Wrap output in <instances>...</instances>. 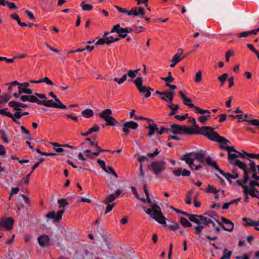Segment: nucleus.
<instances>
[{"label": "nucleus", "instance_id": "f257e3e1", "mask_svg": "<svg viewBox=\"0 0 259 259\" xmlns=\"http://www.w3.org/2000/svg\"><path fill=\"white\" fill-rule=\"evenodd\" d=\"M201 133L210 140L220 143L221 148L226 150L228 153L231 152H237V151L233 147L229 145L230 144L229 140L221 137L213 131L212 127H204L201 129Z\"/></svg>", "mask_w": 259, "mask_h": 259}, {"label": "nucleus", "instance_id": "f03ea898", "mask_svg": "<svg viewBox=\"0 0 259 259\" xmlns=\"http://www.w3.org/2000/svg\"><path fill=\"white\" fill-rule=\"evenodd\" d=\"M250 169L248 170V181L247 184V193L252 197H255L259 199V192L254 188L255 186L259 187V175L257 172V169L255 162L253 161L250 160Z\"/></svg>", "mask_w": 259, "mask_h": 259}, {"label": "nucleus", "instance_id": "7ed1b4c3", "mask_svg": "<svg viewBox=\"0 0 259 259\" xmlns=\"http://www.w3.org/2000/svg\"><path fill=\"white\" fill-rule=\"evenodd\" d=\"M189 220L198 224V225L194 227L195 234L199 235V236L202 235V230L204 229V225L209 227H213V228L216 226L215 222L220 223L215 218L208 219L203 215H190Z\"/></svg>", "mask_w": 259, "mask_h": 259}, {"label": "nucleus", "instance_id": "20e7f679", "mask_svg": "<svg viewBox=\"0 0 259 259\" xmlns=\"http://www.w3.org/2000/svg\"><path fill=\"white\" fill-rule=\"evenodd\" d=\"M146 197V199H141L143 202L148 203L150 206V208L146 210L145 212L159 224L166 225V218L163 216L160 206L153 203L149 196Z\"/></svg>", "mask_w": 259, "mask_h": 259}, {"label": "nucleus", "instance_id": "39448f33", "mask_svg": "<svg viewBox=\"0 0 259 259\" xmlns=\"http://www.w3.org/2000/svg\"><path fill=\"white\" fill-rule=\"evenodd\" d=\"M238 157H239V155L237 153L231 154L230 152L228 153L229 162L231 164L235 165L242 169L244 171V175L247 173V175H248V170L250 169L249 163L248 165H246L244 163L237 160V158Z\"/></svg>", "mask_w": 259, "mask_h": 259}, {"label": "nucleus", "instance_id": "423d86ee", "mask_svg": "<svg viewBox=\"0 0 259 259\" xmlns=\"http://www.w3.org/2000/svg\"><path fill=\"white\" fill-rule=\"evenodd\" d=\"M170 133L174 134L184 135L193 134L192 128L186 125H179L177 124H172L170 125Z\"/></svg>", "mask_w": 259, "mask_h": 259}, {"label": "nucleus", "instance_id": "0eeeda50", "mask_svg": "<svg viewBox=\"0 0 259 259\" xmlns=\"http://www.w3.org/2000/svg\"><path fill=\"white\" fill-rule=\"evenodd\" d=\"M134 83L138 88L139 92L141 94H145V98H147L151 96V92L153 90L150 87L143 85V79L141 77L137 78L135 80Z\"/></svg>", "mask_w": 259, "mask_h": 259}, {"label": "nucleus", "instance_id": "6e6552de", "mask_svg": "<svg viewBox=\"0 0 259 259\" xmlns=\"http://www.w3.org/2000/svg\"><path fill=\"white\" fill-rule=\"evenodd\" d=\"M165 162L164 160H160L153 162L150 168L155 174L159 175L165 169Z\"/></svg>", "mask_w": 259, "mask_h": 259}, {"label": "nucleus", "instance_id": "1a4fd4ad", "mask_svg": "<svg viewBox=\"0 0 259 259\" xmlns=\"http://www.w3.org/2000/svg\"><path fill=\"white\" fill-rule=\"evenodd\" d=\"M248 181V175L247 173L243 175V178L242 180H238L237 181V183L240 185L243 189V193L245 196V201L247 202L248 201V195L247 193V182Z\"/></svg>", "mask_w": 259, "mask_h": 259}, {"label": "nucleus", "instance_id": "9d476101", "mask_svg": "<svg viewBox=\"0 0 259 259\" xmlns=\"http://www.w3.org/2000/svg\"><path fill=\"white\" fill-rule=\"evenodd\" d=\"M14 220L12 218H3L0 220V228L6 230L12 229Z\"/></svg>", "mask_w": 259, "mask_h": 259}, {"label": "nucleus", "instance_id": "9b49d317", "mask_svg": "<svg viewBox=\"0 0 259 259\" xmlns=\"http://www.w3.org/2000/svg\"><path fill=\"white\" fill-rule=\"evenodd\" d=\"M192 155V154L185 155L183 156L182 158H181V160L185 161L186 163L189 165V166L192 169L196 170H198L201 167V166L200 164L196 166L193 164L194 158H192L191 157Z\"/></svg>", "mask_w": 259, "mask_h": 259}, {"label": "nucleus", "instance_id": "f8f14e48", "mask_svg": "<svg viewBox=\"0 0 259 259\" xmlns=\"http://www.w3.org/2000/svg\"><path fill=\"white\" fill-rule=\"evenodd\" d=\"M221 221L222 223L220 222L219 225L224 230L229 232H231L233 231L234 223L232 221L224 217L221 218Z\"/></svg>", "mask_w": 259, "mask_h": 259}, {"label": "nucleus", "instance_id": "ddd939ff", "mask_svg": "<svg viewBox=\"0 0 259 259\" xmlns=\"http://www.w3.org/2000/svg\"><path fill=\"white\" fill-rule=\"evenodd\" d=\"M138 123L134 121H126L123 124L122 131L125 135H127L130 132V129L135 130L138 128Z\"/></svg>", "mask_w": 259, "mask_h": 259}, {"label": "nucleus", "instance_id": "4468645a", "mask_svg": "<svg viewBox=\"0 0 259 259\" xmlns=\"http://www.w3.org/2000/svg\"><path fill=\"white\" fill-rule=\"evenodd\" d=\"M116 32L121 38H125L128 34L126 29L121 27L119 24L115 25L111 29V33Z\"/></svg>", "mask_w": 259, "mask_h": 259}, {"label": "nucleus", "instance_id": "2eb2a0df", "mask_svg": "<svg viewBox=\"0 0 259 259\" xmlns=\"http://www.w3.org/2000/svg\"><path fill=\"white\" fill-rule=\"evenodd\" d=\"M183 101L185 105L188 106L190 108H194L195 109V112L196 113L203 114L205 112H208L207 111H204V109H201L199 107L195 106L194 104L192 103V100L187 97Z\"/></svg>", "mask_w": 259, "mask_h": 259}, {"label": "nucleus", "instance_id": "dca6fc26", "mask_svg": "<svg viewBox=\"0 0 259 259\" xmlns=\"http://www.w3.org/2000/svg\"><path fill=\"white\" fill-rule=\"evenodd\" d=\"M51 144L53 146V149H54L57 153H61L64 151V148L65 147H68L71 149H75L74 146H71L68 144L60 145L57 142H51Z\"/></svg>", "mask_w": 259, "mask_h": 259}, {"label": "nucleus", "instance_id": "f3484780", "mask_svg": "<svg viewBox=\"0 0 259 259\" xmlns=\"http://www.w3.org/2000/svg\"><path fill=\"white\" fill-rule=\"evenodd\" d=\"M64 210L58 211L56 213L55 211L50 212L46 214V217L50 219H53L56 222H59L62 219V214Z\"/></svg>", "mask_w": 259, "mask_h": 259}, {"label": "nucleus", "instance_id": "a211bd4d", "mask_svg": "<svg viewBox=\"0 0 259 259\" xmlns=\"http://www.w3.org/2000/svg\"><path fill=\"white\" fill-rule=\"evenodd\" d=\"M37 95L38 96L39 98L42 99V100H41V102L39 103V105H43L48 107L54 108L55 102L52 100H48L45 94Z\"/></svg>", "mask_w": 259, "mask_h": 259}, {"label": "nucleus", "instance_id": "6ab92c4d", "mask_svg": "<svg viewBox=\"0 0 259 259\" xmlns=\"http://www.w3.org/2000/svg\"><path fill=\"white\" fill-rule=\"evenodd\" d=\"M189 121L190 122L193 123L192 127H191L192 128V131L194 133H193V134H200L202 135V133H201V129L204 127L205 126H202L201 127H199L197 124H196V119L192 117H189Z\"/></svg>", "mask_w": 259, "mask_h": 259}, {"label": "nucleus", "instance_id": "aec40b11", "mask_svg": "<svg viewBox=\"0 0 259 259\" xmlns=\"http://www.w3.org/2000/svg\"><path fill=\"white\" fill-rule=\"evenodd\" d=\"M134 15L135 16L143 17L144 15V9L142 7L133 8L128 14V16Z\"/></svg>", "mask_w": 259, "mask_h": 259}, {"label": "nucleus", "instance_id": "412c9836", "mask_svg": "<svg viewBox=\"0 0 259 259\" xmlns=\"http://www.w3.org/2000/svg\"><path fill=\"white\" fill-rule=\"evenodd\" d=\"M38 241L40 246H47L50 244V238L48 235H42L38 238Z\"/></svg>", "mask_w": 259, "mask_h": 259}, {"label": "nucleus", "instance_id": "4be33fe9", "mask_svg": "<svg viewBox=\"0 0 259 259\" xmlns=\"http://www.w3.org/2000/svg\"><path fill=\"white\" fill-rule=\"evenodd\" d=\"M219 172L221 174L223 175L228 181H230V179H237L239 177L238 174L234 171H233L232 174H230L229 172H225L223 170L219 169Z\"/></svg>", "mask_w": 259, "mask_h": 259}, {"label": "nucleus", "instance_id": "5701e85b", "mask_svg": "<svg viewBox=\"0 0 259 259\" xmlns=\"http://www.w3.org/2000/svg\"><path fill=\"white\" fill-rule=\"evenodd\" d=\"M184 50L182 49H179L178 50L177 53L174 56L172 57L171 62H175L177 63H178L181 61L183 60L185 58V57H182V54H183Z\"/></svg>", "mask_w": 259, "mask_h": 259}, {"label": "nucleus", "instance_id": "b1692460", "mask_svg": "<svg viewBox=\"0 0 259 259\" xmlns=\"http://www.w3.org/2000/svg\"><path fill=\"white\" fill-rule=\"evenodd\" d=\"M9 105L13 107L15 110H20L22 108L26 107L27 106L23 103L16 101H11L9 103Z\"/></svg>", "mask_w": 259, "mask_h": 259}, {"label": "nucleus", "instance_id": "393cba45", "mask_svg": "<svg viewBox=\"0 0 259 259\" xmlns=\"http://www.w3.org/2000/svg\"><path fill=\"white\" fill-rule=\"evenodd\" d=\"M147 129L149 130L148 136L152 137L154 135L155 133L157 134L158 127L157 125L155 123H149V126L147 127Z\"/></svg>", "mask_w": 259, "mask_h": 259}, {"label": "nucleus", "instance_id": "a878e982", "mask_svg": "<svg viewBox=\"0 0 259 259\" xmlns=\"http://www.w3.org/2000/svg\"><path fill=\"white\" fill-rule=\"evenodd\" d=\"M112 112L110 109H106L102 112L99 113V116L102 119H104L105 121L110 117Z\"/></svg>", "mask_w": 259, "mask_h": 259}, {"label": "nucleus", "instance_id": "bb28decb", "mask_svg": "<svg viewBox=\"0 0 259 259\" xmlns=\"http://www.w3.org/2000/svg\"><path fill=\"white\" fill-rule=\"evenodd\" d=\"M204 111H207L208 112H205L204 114H201L202 115L200 116L198 118V120L202 123H205L210 116L209 110H204Z\"/></svg>", "mask_w": 259, "mask_h": 259}, {"label": "nucleus", "instance_id": "cd10ccee", "mask_svg": "<svg viewBox=\"0 0 259 259\" xmlns=\"http://www.w3.org/2000/svg\"><path fill=\"white\" fill-rule=\"evenodd\" d=\"M81 114L83 117L89 118L94 116V111L92 109L88 108L81 111Z\"/></svg>", "mask_w": 259, "mask_h": 259}, {"label": "nucleus", "instance_id": "c85d7f7f", "mask_svg": "<svg viewBox=\"0 0 259 259\" xmlns=\"http://www.w3.org/2000/svg\"><path fill=\"white\" fill-rule=\"evenodd\" d=\"M80 7L83 11H90L93 9L92 5L87 4L85 1H83L81 3Z\"/></svg>", "mask_w": 259, "mask_h": 259}, {"label": "nucleus", "instance_id": "c756f323", "mask_svg": "<svg viewBox=\"0 0 259 259\" xmlns=\"http://www.w3.org/2000/svg\"><path fill=\"white\" fill-rule=\"evenodd\" d=\"M205 161L207 164L212 166L213 168H215L219 171V169H220L219 168L217 162L215 161H213L211 157L209 156L207 157L205 159Z\"/></svg>", "mask_w": 259, "mask_h": 259}, {"label": "nucleus", "instance_id": "7c9ffc66", "mask_svg": "<svg viewBox=\"0 0 259 259\" xmlns=\"http://www.w3.org/2000/svg\"><path fill=\"white\" fill-rule=\"evenodd\" d=\"M18 89L20 94H26L27 95H31L33 91L29 88H25L21 85H18Z\"/></svg>", "mask_w": 259, "mask_h": 259}, {"label": "nucleus", "instance_id": "2f4dec72", "mask_svg": "<svg viewBox=\"0 0 259 259\" xmlns=\"http://www.w3.org/2000/svg\"><path fill=\"white\" fill-rule=\"evenodd\" d=\"M37 95H42L41 94L35 93L33 95L29 96V102L31 103H37L39 104V102H41V100H39L38 96Z\"/></svg>", "mask_w": 259, "mask_h": 259}, {"label": "nucleus", "instance_id": "473e14b6", "mask_svg": "<svg viewBox=\"0 0 259 259\" xmlns=\"http://www.w3.org/2000/svg\"><path fill=\"white\" fill-rule=\"evenodd\" d=\"M11 18L14 20H15L18 22V24L21 26L25 27L27 26V25L26 23L24 22H22L21 21L20 18L19 16L17 14H13L10 16Z\"/></svg>", "mask_w": 259, "mask_h": 259}, {"label": "nucleus", "instance_id": "72a5a7b5", "mask_svg": "<svg viewBox=\"0 0 259 259\" xmlns=\"http://www.w3.org/2000/svg\"><path fill=\"white\" fill-rule=\"evenodd\" d=\"M109 34L108 32H105L103 36V37L100 38L96 42V45H102L104 44H106L108 45V43L107 40H106V36Z\"/></svg>", "mask_w": 259, "mask_h": 259}, {"label": "nucleus", "instance_id": "f704fd0d", "mask_svg": "<svg viewBox=\"0 0 259 259\" xmlns=\"http://www.w3.org/2000/svg\"><path fill=\"white\" fill-rule=\"evenodd\" d=\"M243 221L245 222V226H253L254 227L255 225H257L258 224L257 223H256V222L253 221L252 220L246 218H243L242 219Z\"/></svg>", "mask_w": 259, "mask_h": 259}, {"label": "nucleus", "instance_id": "c9c22d12", "mask_svg": "<svg viewBox=\"0 0 259 259\" xmlns=\"http://www.w3.org/2000/svg\"><path fill=\"white\" fill-rule=\"evenodd\" d=\"M194 159L197 160L201 163H203L204 161V154L201 152H198L194 154Z\"/></svg>", "mask_w": 259, "mask_h": 259}, {"label": "nucleus", "instance_id": "e433bc0d", "mask_svg": "<svg viewBox=\"0 0 259 259\" xmlns=\"http://www.w3.org/2000/svg\"><path fill=\"white\" fill-rule=\"evenodd\" d=\"M115 199L116 198L115 197L113 194H111L105 197L103 203L104 204H108L113 202Z\"/></svg>", "mask_w": 259, "mask_h": 259}, {"label": "nucleus", "instance_id": "4c0bfd02", "mask_svg": "<svg viewBox=\"0 0 259 259\" xmlns=\"http://www.w3.org/2000/svg\"><path fill=\"white\" fill-rule=\"evenodd\" d=\"M240 200H241L240 198H237V199H234V200L230 201V202L224 203L222 206V208L223 209H228V208L229 207V206L231 205H233V204L237 203L238 202H239L240 201Z\"/></svg>", "mask_w": 259, "mask_h": 259}, {"label": "nucleus", "instance_id": "58836bf2", "mask_svg": "<svg viewBox=\"0 0 259 259\" xmlns=\"http://www.w3.org/2000/svg\"><path fill=\"white\" fill-rule=\"evenodd\" d=\"M202 80V71L199 70L196 73L195 77H194V81L196 83H200Z\"/></svg>", "mask_w": 259, "mask_h": 259}, {"label": "nucleus", "instance_id": "ea45409f", "mask_svg": "<svg viewBox=\"0 0 259 259\" xmlns=\"http://www.w3.org/2000/svg\"><path fill=\"white\" fill-rule=\"evenodd\" d=\"M205 191L208 193L217 194L218 193V189L214 186L210 185H208L207 189H206Z\"/></svg>", "mask_w": 259, "mask_h": 259}, {"label": "nucleus", "instance_id": "a19ab883", "mask_svg": "<svg viewBox=\"0 0 259 259\" xmlns=\"http://www.w3.org/2000/svg\"><path fill=\"white\" fill-rule=\"evenodd\" d=\"M140 68H138V69H135V70L130 69L128 71L127 75H128V76L129 77L133 79L137 76V75L138 72L140 71Z\"/></svg>", "mask_w": 259, "mask_h": 259}, {"label": "nucleus", "instance_id": "79ce46f5", "mask_svg": "<svg viewBox=\"0 0 259 259\" xmlns=\"http://www.w3.org/2000/svg\"><path fill=\"white\" fill-rule=\"evenodd\" d=\"M106 124L108 126H115L117 120L112 116H110L106 120Z\"/></svg>", "mask_w": 259, "mask_h": 259}, {"label": "nucleus", "instance_id": "37998d69", "mask_svg": "<svg viewBox=\"0 0 259 259\" xmlns=\"http://www.w3.org/2000/svg\"><path fill=\"white\" fill-rule=\"evenodd\" d=\"M55 102L54 104V108H58L60 109H66V106L63 104L62 102L59 100V99L57 98L55 100Z\"/></svg>", "mask_w": 259, "mask_h": 259}, {"label": "nucleus", "instance_id": "c03bdc74", "mask_svg": "<svg viewBox=\"0 0 259 259\" xmlns=\"http://www.w3.org/2000/svg\"><path fill=\"white\" fill-rule=\"evenodd\" d=\"M161 79L165 81V85L166 87L169 86V85H170L169 83L174 80V78L171 75L168 76L166 77H161Z\"/></svg>", "mask_w": 259, "mask_h": 259}, {"label": "nucleus", "instance_id": "a18cd8bd", "mask_svg": "<svg viewBox=\"0 0 259 259\" xmlns=\"http://www.w3.org/2000/svg\"><path fill=\"white\" fill-rule=\"evenodd\" d=\"M180 223L184 227H189L192 226L191 224L184 218H181L180 219Z\"/></svg>", "mask_w": 259, "mask_h": 259}, {"label": "nucleus", "instance_id": "49530a36", "mask_svg": "<svg viewBox=\"0 0 259 259\" xmlns=\"http://www.w3.org/2000/svg\"><path fill=\"white\" fill-rule=\"evenodd\" d=\"M11 99V96L9 94H5L0 96V103H7Z\"/></svg>", "mask_w": 259, "mask_h": 259}, {"label": "nucleus", "instance_id": "de8ad7c7", "mask_svg": "<svg viewBox=\"0 0 259 259\" xmlns=\"http://www.w3.org/2000/svg\"><path fill=\"white\" fill-rule=\"evenodd\" d=\"M97 163L100 165L101 168L105 171V172H110L107 169V167L106 166L105 162L104 160L101 159L97 160Z\"/></svg>", "mask_w": 259, "mask_h": 259}, {"label": "nucleus", "instance_id": "09e8293b", "mask_svg": "<svg viewBox=\"0 0 259 259\" xmlns=\"http://www.w3.org/2000/svg\"><path fill=\"white\" fill-rule=\"evenodd\" d=\"M106 40H107V42L108 43V45H109L110 44L117 41L119 40V38L118 37H114L112 36H107V35L106 36Z\"/></svg>", "mask_w": 259, "mask_h": 259}, {"label": "nucleus", "instance_id": "8fccbe9b", "mask_svg": "<svg viewBox=\"0 0 259 259\" xmlns=\"http://www.w3.org/2000/svg\"><path fill=\"white\" fill-rule=\"evenodd\" d=\"M40 83L45 82L48 85H54V83H53V82L47 77H45L42 78L41 79H40Z\"/></svg>", "mask_w": 259, "mask_h": 259}, {"label": "nucleus", "instance_id": "3c124183", "mask_svg": "<svg viewBox=\"0 0 259 259\" xmlns=\"http://www.w3.org/2000/svg\"><path fill=\"white\" fill-rule=\"evenodd\" d=\"M228 76V73H225L218 77V79L221 82V85H223L224 84V82Z\"/></svg>", "mask_w": 259, "mask_h": 259}, {"label": "nucleus", "instance_id": "603ef678", "mask_svg": "<svg viewBox=\"0 0 259 259\" xmlns=\"http://www.w3.org/2000/svg\"><path fill=\"white\" fill-rule=\"evenodd\" d=\"M144 30V28L141 26H138L137 25H134V32L136 33H139Z\"/></svg>", "mask_w": 259, "mask_h": 259}, {"label": "nucleus", "instance_id": "864d4df0", "mask_svg": "<svg viewBox=\"0 0 259 259\" xmlns=\"http://www.w3.org/2000/svg\"><path fill=\"white\" fill-rule=\"evenodd\" d=\"M115 8H116L119 13L126 14L128 15V14L130 12V11H128L126 9L122 8L118 6L115 5L114 6Z\"/></svg>", "mask_w": 259, "mask_h": 259}, {"label": "nucleus", "instance_id": "5fc2aeb1", "mask_svg": "<svg viewBox=\"0 0 259 259\" xmlns=\"http://www.w3.org/2000/svg\"><path fill=\"white\" fill-rule=\"evenodd\" d=\"M168 227L169 229L175 231L179 229V225L176 222H172V224L169 225Z\"/></svg>", "mask_w": 259, "mask_h": 259}, {"label": "nucleus", "instance_id": "6e6d98bb", "mask_svg": "<svg viewBox=\"0 0 259 259\" xmlns=\"http://www.w3.org/2000/svg\"><path fill=\"white\" fill-rule=\"evenodd\" d=\"M164 133H167V134H169L170 133L169 128H165L164 127H161L159 130L158 129L157 134L161 135Z\"/></svg>", "mask_w": 259, "mask_h": 259}, {"label": "nucleus", "instance_id": "4d7b16f0", "mask_svg": "<svg viewBox=\"0 0 259 259\" xmlns=\"http://www.w3.org/2000/svg\"><path fill=\"white\" fill-rule=\"evenodd\" d=\"M234 55V52L233 50H229L226 53V61L228 62L230 60V57Z\"/></svg>", "mask_w": 259, "mask_h": 259}, {"label": "nucleus", "instance_id": "13d9d810", "mask_svg": "<svg viewBox=\"0 0 259 259\" xmlns=\"http://www.w3.org/2000/svg\"><path fill=\"white\" fill-rule=\"evenodd\" d=\"M0 114L7 116L9 117L13 116V114H12L7 108L0 110Z\"/></svg>", "mask_w": 259, "mask_h": 259}, {"label": "nucleus", "instance_id": "bf43d9fd", "mask_svg": "<svg viewBox=\"0 0 259 259\" xmlns=\"http://www.w3.org/2000/svg\"><path fill=\"white\" fill-rule=\"evenodd\" d=\"M193 190L190 191L187 195L186 203L188 204H191V195L193 193Z\"/></svg>", "mask_w": 259, "mask_h": 259}, {"label": "nucleus", "instance_id": "052dcab7", "mask_svg": "<svg viewBox=\"0 0 259 259\" xmlns=\"http://www.w3.org/2000/svg\"><path fill=\"white\" fill-rule=\"evenodd\" d=\"M242 121L248 122L253 125L259 126V120H258V119H252V120L243 119Z\"/></svg>", "mask_w": 259, "mask_h": 259}, {"label": "nucleus", "instance_id": "680f3d73", "mask_svg": "<svg viewBox=\"0 0 259 259\" xmlns=\"http://www.w3.org/2000/svg\"><path fill=\"white\" fill-rule=\"evenodd\" d=\"M90 146L92 147H95L98 151H105L104 150L102 149L101 147L99 146L98 142L91 141V142L90 143Z\"/></svg>", "mask_w": 259, "mask_h": 259}, {"label": "nucleus", "instance_id": "e2e57ef3", "mask_svg": "<svg viewBox=\"0 0 259 259\" xmlns=\"http://www.w3.org/2000/svg\"><path fill=\"white\" fill-rule=\"evenodd\" d=\"M58 203L59 204V207H64L66 205H68V202H67V200L65 199H59L58 201Z\"/></svg>", "mask_w": 259, "mask_h": 259}, {"label": "nucleus", "instance_id": "0e129e2a", "mask_svg": "<svg viewBox=\"0 0 259 259\" xmlns=\"http://www.w3.org/2000/svg\"><path fill=\"white\" fill-rule=\"evenodd\" d=\"M115 203H113L112 204H108L107 207H106V210H105V213H108V212H109L110 211H111L112 210V209H113V208L114 207V206H115Z\"/></svg>", "mask_w": 259, "mask_h": 259}, {"label": "nucleus", "instance_id": "69168bd1", "mask_svg": "<svg viewBox=\"0 0 259 259\" xmlns=\"http://www.w3.org/2000/svg\"><path fill=\"white\" fill-rule=\"evenodd\" d=\"M18 84H19V82H18L17 81H14L12 82L8 83L7 85H9V89H8L9 91H12L13 90V87L16 86V85L18 86Z\"/></svg>", "mask_w": 259, "mask_h": 259}, {"label": "nucleus", "instance_id": "338daca9", "mask_svg": "<svg viewBox=\"0 0 259 259\" xmlns=\"http://www.w3.org/2000/svg\"><path fill=\"white\" fill-rule=\"evenodd\" d=\"M22 116V114L20 112H16L12 117H10L13 120L16 121V119L20 118Z\"/></svg>", "mask_w": 259, "mask_h": 259}, {"label": "nucleus", "instance_id": "774afa93", "mask_svg": "<svg viewBox=\"0 0 259 259\" xmlns=\"http://www.w3.org/2000/svg\"><path fill=\"white\" fill-rule=\"evenodd\" d=\"M100 130L99 126L95 124L92 127L90 128L89 131L90 132L91 134H92L93 132H97Z\"/></svg>", "mask_w": 259, "mask_h": 259}]
</instances>
